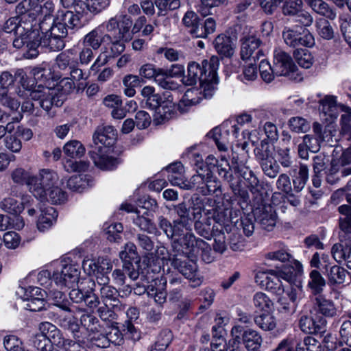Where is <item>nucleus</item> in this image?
Segmentation results:
<instances>
[{"label":"nucleus","instance_id":"nucleus-29","mask_svg":"<svg viewBox=\"0 0 351 351\" xmlns=\"http://www.w3.org/2000/svg\"><path fill=\"white\" fill-rule=\"evenodd\" d=\"M176 115L173 104L167 100L163 101L162 104L155 110L154 123L156 125L163 124Z\"/></svg>","mask_w":351,"mask_h":351},{"label":"nucleus","instance_id":"nucleus-17","mask_svg":"<svg viewBox=\"0 0 351 351\" xmlns=\"http://www.w3.org/2000/svg\"><path fill=\"white\" fill-rule=\"evenodd\" d=\"M241 57L243 60L252 59L254 61L263 56V52L258 49L262 41L254 36H244L241 39Z\"/></svg>","mask_w":351,"mask_h":351},{"label":"nucleus","instance_id":"nucleus-44","mask_svg":"<svg viewBox=\"0 0 351 351\" xmlns=\"http://www.w3.org/2000/svg\"><path fill=\"white\" fill-rule=\"evenodd\" d=\"M110 2V0H85L83 2H79L77 5L80 6L82 13L87 10L95 14L107 8Z\"/></svg>","mask_w":351,"mask_h":351},{"label":"nucleus","instance_id":"nucleus-19","mask_svg":"<svg viewBox=\"0 0 351 351\" xmlns=\"http://www.w3.org/2000/svg\"><path fill=\"white\" fill-rule=\"evenodd\" d=\"M92 147L93 149L88 152V155L96 167L102 170H112L117 167V159L106 155L102 146Z\"/></svg>","mask_w":351,"mask_h":351},{"label":"nucleus","instance_id":"nucleus-55","mask_svg":"<svg viewBox=\"0 0 351 351\" xmlns=\"http://www.w3.org/2000/svg\"><path fill=\"white\" fill-rule=\"evenodd\" d=\"M49 298L51 300L53 305L56 306L65 311H72L70 307V302L67 300L66 295L62 291H51Z\"/></svg>","mask_w":351,"mask_h":351},{"label":"nucleus","instance_id":"nucleus-21","mask_svg":"<svg viewBox=\"0 0 351 351\" xmlns=\"http://www.w3.org/2000/svg\"><path fill=\"white\" fill-rule=\"evenodd\" d=\"M116 136V130L112 126L98 127L93 136L94 147L103 145L106 150V147H110L114 144Z\"/></svg>","mask_w":351,"mask_h":351},{"label":"nucleus","instance_id":"nucleus-10","mask_svg":"<svg viewBox=\"0 0 351 351\" xmlns=\"http://www.w3.org/2000/svg\"><path fill=\"white\" fill-rule=\"evenodd\" d=\"M192 189L196 191L202 195H215L219 197L221 195V182L214 176L213 173L199 172V174H195L191 177Z\"/></svg>","mask_w":351,"mask_h":351},{"label":"nucleus","instance_id":"nucleus-63","mask_svg":"<svg viewBox=\"0 0 351 351\" xmlns=\"http://www.w3.org/2000/svg\"><path fill=\"white\" fill-rule=\"evenodd\" d=\"M173 338L172 332L168 329L162 330L152 351H165L170 344Z\"/></svg>","mask_w":351,"mask_h":351},{"label":"nucleus","instance_id":"nucleus-8","mask_svg":"<svg viewBox=\"0 0 351 351\" xmlns=\"http://www.w3.org/2000/svg\"><path fill=\"white\" fill-rule=\"evenodd\" d=\"M133 24L132 18L127 14L117 15L111 17L103 25L106 28V34L111 38H117L130 41L132 38L131 28Z\"/></svg>","mask_w":351,"mask_h":351},{"label":"nucleus","instance_id":"nucleus-48","mask_svg":"<svg viewBox=\"0 0 351 351\" xmlns=\"http://www.w3.org/2000/svg\"><path fill=\"white\" fill-rule=\"evenodd\" d=\"M234 171L239 173L248 182V188L252 192L259 185V180L248 167L244 165L237 166Z\"/></svg>","mask_w":351,"mask_h":351},{"label":"nucleus","instance_id":"nucleus-59","mask_svg":"<svg viewBox=\"0 0 351 351\" xmlns=\"http://www.w3.org/2000/svg\"><path fill=\"white\" fill-rule=\"evenodd\" d=\"M197 241H202V239L197 238L192 232H187L184 235L182 242L179 241V243L182 246V250L189 252V256H190L191 254H195L197 250Z\"/></svg>","mask_w":351,"mask_h":351},{"label":"nucleus","instance_id":"nucleus-14","mask_svg":"<svg viewBox=\"0 0 351 351\" xmlns=\"http://www.w3.org/2000/svg\"><path fill=\"white\" fill-rule=\"evenodd\" d=\"M80 271L73 265H65L60 271L53 273L52 280L60 287L73 288L75 284L80 282Z\"/></svg>","mask_w":351,"mask_h":351},{"label":"nucleus","instance_id":"nucleus-38","mask_svg":"<svg viewBox=\"0 0 351 351\" xmlns=\"http://www.w3.org/2000/svg\"><path fill=\"white\" fill-rule=\"evenodd\" d=\"M308 5L315 12L329 20L337 17L335 10L323 0H309Z\"/></svg>","mask_w":351,"mask_h":351},{"label":"nucleus","instance_id":"nucleus-32","mask_svg":"<svg viewBox=\"0 0 351 351\" xmlns=\"http://www.w3.org/2000/svg\"><path fill=\"white\" fill-rule=\"evenodd\" d=\"M110 37L106 34H101L98 28H95L88 33L83 38V45L93 50L98 49L102 43L109 40Z\"/></svg>","mask_w":351,"mask_h":351},{"label":"nucleus","instance_id":"nucleus-22","mask_svg":"<svg viewBox=\"0 0 351 351\" xmlns=\"http://www.w3.org/2000/svg\"><path fill=\"white\" fill-rule=\"evenodd\" d=\"M21 200V202H19L12 197L4 198L0 202V208L8 213L19 215L25 207L32 206L34 202V199L29 195H23Z\"/></svg>","mask_w":351,"mask_h":351},{"label":"nucleus","instance_id":"nucleus-15","mask_svg":"<svg viewBox=\"0 0 351 351\" xmlns=\"http://www.w3.org/2000/svg\"><path fill=\"white\" fill-rule=\"evenodd\" d=\"M253 217L263 229L268 231L276 226L278 219L276 209L271 204H263L254 208Z\"/></svg>","mask_w":351,"mask_h":351},{"label":"nucleus","instance_id":"nucleus-54","mask_svg":"<svg viewBox=\"0 0 351 351\" xmlns=\"http://www.w3.org/2000/svg\"><path fill=\"white\" fill-rule=\"evenodd\" d=\"M308 179V169L306 165L301 164L297 176L293 179V189L295 192L301 191Z\"/></svg>","mask_w":351,"mask_h":351},{"label":"nucleus","instance_id":"nucleus-6","mask_svg":"<svg viewBox=\"0 0 351 351\" xmlns=\"http://www.w3.org/2000/svg\"><path fill=\"white\" fill-rule=\"evenodd\" d=\"M3 30L6 33H13L15 36L12 42L14 47L22 49L23 52L26 45L35 36V29H32V25L22 23L18 17L8 19L3 24Z\"/></svg>","mask_w":351,"mask_h":351},{"label":"nucleus","instance_id":"nucleus-34","mask_svg":"<svg viewBox=\"0 0 351 351\" xmlns=\"http://www.w3.org/2000/svg\"><path fill=\"white\" fill-rule=\"evenodd\" d=\"M346 201L350 205L343 204L338 208L339 212L344 215V217L339 219L340 229L345 233H351V194H345Z\"/></svg>","mask_w":351,"mask_h":351},{"label":"nucleus","instance_id":"nucleus-47","mask_svg":"<svg viewBox=\"0 0 351 351\" xmlns=\"http://www.w3.org/2000/svg\"><path fill=\"white\" fill-rule=\"evenodd\" d=\"M315 27L318 35L325 40H331L335 36V30L331 23L326 19L319 18L315 21Z\"/></svg>","mask_w":351,"mask_h":351},{"label":"nucleus","instance_id":"nucleus-58","mask_svg":"<svg viewBox=\"0 0 351 351\" xmlns=\"http://www.w3.org/2000/svg\"><path fill=\"white\" fill-rule=\"evenodd\" d=\"M48 197L45 200L50 202L53 204H64L67 200V194L58 184L56 186L47 190Z\"/></svg>","mask_w":351,"mask_h":351},{"label":"nucleus","instance_id":"nucleus-60","mask_svg":"<svg viewBox=\"0 0 351 351\" xmlns=\"http://www.w3.org/2000/svg\"><path fill=\"white\" fill-rule=\"evenodd\" d=\"M253 304L257 309L267 312L272 309L274 304L269 298L263 292H258L254 295Z\"/></svg>","mask_w":351,"mask_h":351},{"label":"nucleus","instance_id":"nucleus-33","mask_svg":"<svg viewBox=\"0 0 351 351\" xmlns=\"http://www.w3.org/2000/svg\"><path fill=\"white\" fill-rule=\"evenodd\" d=\"M204 209L200 211V216L195 218L193 221L194 229L195 232L201 237L206 239H210L213 234V229L211 228V220L210 217H206L202 219V212Z\"/></svg>","mask_w":351,"mask_h":351},{"label":"nucleus","instance_id":"nucleus-62","mask_svg":"<svg viewBox=\"0 0 351 351\" xmlns=\"http://www.w3.org/2000/svg\"><path fill=\"white\" fill-rule=\"evenodd\" d=\"M197 248L195 253L199 254L201 259L206 263H210L214 261L215 257L212 252L210 245L204 241H197Z\"/></svg>","mask_w":351,"mask_h":351},{"label":"nucleus","instance_id":"nucleus-50","mask_svg":"<svg viewBox=\"0 0 351 351\" xmlns=\"http://www.w3.org/2000/svg\"><path fill=\"white\" fill-rule=\"evenodd\" d=\"M60 325L62 328L69 330L73 336V341H75L80 346L81 338L80 332V324L75 317H64L60 320Z\"/></svg>","mask_w":351,"mask_h":351},{"label":"nucleus","instance_id":"nucleus-57","mask_svg":"<svg viewBox=\"0 0 351 351\" xmlns=\"http://www.w3.org/2000/svg\"><path fill=\"white\" fill-rule=\"evenodd\" d=\"M302 0H288L282 7V12L285 16H295L303 8Z\"/></svg>","mask_w":351,"mask_h":351},{"label":"nucleus","instance_id":"nucleus-40","mask_svg":"<svg viewBox=\"0 0 351 351\" xmlns=\"http://www.w3.org/2000/svg\"><path fill=\"white\" fill-rule=\"evenodd\" d=\"M255 158L261 164L274 158V147L267 140L263 139L254 149Z\"/></svg>","mask_w":351,"mask_h":351},{"label":"nucleus","instance_id":"nucleus-4","mask_svg":"<svg viewBox=\"0 0 351 351\" xmlns=\"http://www.w3.org/2000/svg\"><path fill=\"white\" fill-rule=\"evenodd\" d=\"M40 36L38 31L35 29V36L26 45V49L23 56L26 59L36 58L39 54L38 48H44L49 51H59L65 47L64 38L58 36L51 35L49 32H41Z\"/></svg>","mask_w":351,"mask_h":351},{"label":"nucleus","instance_id":"nucleus-64","mask_svg":"<svg viewBox=\"0 0 351 351\" xmlns=\"http://www.w3.org/2000/svg\"><path fill=\"white\" fill-rule=\"evenodd\" d=\"M214 243L213 250L216 253L223 254L227 249L226 237L222 230L213 229Z\"/></svg>","mask_w":351,"mask_h":351},{"label":"nucleus","instance_id":"nucleus-7","mask_svg":"<svg viewBox=\"0 0 351 351\" xmlns=\"http://www.w3.org/2000/svg\"><path fill=\"white\" fill-rule=\"evenodd\" d=\"M59 177L53 170L43 169L30 180V192L41 202L47 199V191L58 184Z\"/></svg>","mask_w":351,"mask_h":351},{"label":"nucleus","instance_id":"nucleus-41","mask_svg":"<svg viewBox=\"0 0 351 351\" xmlns=\"http://www.w3.org/2000/svg\"><path fill=\"white\" fill-rule=\"evenodd\" d=\"M326 284V280L319 271L313 269L310 272L308 287L310 288L312 294L315 295H321Z\"/></svg>","mask_w":351,"mask_h":351},{"label":"nucleus","instance_id":"nucleus-18","mask_svg":"<svg viewBox=\"0 0 351 351\" xmlns=\"http://www.w3.org/2000/svg\"><path fill=\"white\" fill-rule=\"evenodd\" d=\"M300 330L306 334H317L324 332L326 327V320L320 315L315 317L303 315L299 319Z\"/></svg>","mask_w":351,"mask_h":351},{"label":"nucleus","instance_id":"nucleus-1","mask_svg":"<svg viewBox=\"0 0 351 351\" xmlns=\"http://www.w3.org/2000/svg\"><path fill=\"white\" fill-rule=\"evenodd\" d=\"M38 330L32 342L38 351H86L75 341L65 338L61 330L51 322H40Z\"/></svg>","mask_w":351,"mask_h":351},{"label":"nucleus","instance_id":"nucleus-25","mask_svg":"<svg viewBox=\"0 0 351 351\" xmlns=\"http://www.w3.org/2000/svg\"><path fill=\"white\" fill-rule=\"evenodd\" d=\"M314 134H306L303 136L302 143L306 146L310 152H317L319 150L321 143L325 141V132L322 131V126L317 122L313 124Z\"/></svg>","mask_w":351,"mask_h":351},{"label":"nucleus","instance_id":"nucleus-45","mask_svg":"<svg viewBox=\"0 0 351 351\" xmlns=\"http://www.w3.org/2000/svg\"><path fill=\"white\" fill-rule=\"evenodd\" d=\"M0 104L11 112H18L21 102L9 95V88L0 85Z\"/></svg>","mask_w":351,"mask_h":351},{"label":"nucleus","instance_id":"nucleus-52","mask_svg":"<svg viewBox=\"0 0 351 351\" xmlns=\"http://www.w3.org/2000/svg\"><path fill=\"white\" fill-rule=\"evenodd\" d=\"M345 237V235H340V242L334 244L331 248V254L333 258L339 263H342L343 258H345L346 247H349V246L351 245L350 239H346L343 243V237Z\"/></svg>","mask_w":351,"mask_h":351},{"label":"nucleus","instance_id":"nucleus-42","mask_svg":"<svg viewBox=\"0 0 351 351\" xmlns=\"http://www.w3.org/2000/svg\"><path fill=\"white\" fill-rule=\"evenodd\" d=\"M319 110L326 116H328L331 119H336L338 116L339 110L335 97L333 96H326L319 101Z\"/></svg>","mask_w":351,"mask_h":351},{"label":"nucleus","instance_id":"nucleus-12","mask_svg":"<svg viewBox=\"0 0 351 351\" xmlns=\"http://www.w3.org/2000/svg\"><path fill=\"white\" fill-rule=\"evenodd\" d=\"M55 65L60 71L69 74L77 82L86 79L80 69L78 59L73 49L66 50L59 53L55 59Z\"/></svg>","mask_w":351,"mask_h":351},{"label":"nucleus","instance_id":"nucleus-28","mask_svg":"<svg viewBox=\"0 0 351 351\" xmlns=\"http://www.w3.org/2000/svg\"><path fill=\"white\" fill-rule=\"evenodd\" d=\"M314 310L325 317H334L337 315V308L332 300L319 295L315 297Z\"/></svg>","mask_w":351,"mask_h":351},{"label":"nucleus","instance_id":"nucleus-24","mask_svg":"<svg viewBox=\"0 0 351 351\" xmlns=\"http://www.w3.org/2000/svg\"><path fill=\"white\" fill-rule=\"evenodd\" d=\"M202 208H191L184 202L173 205V210L177 215L176 220L182 221L192 226L195 218L200 216Z\"/></svg>","mask_w":351,"mask_h":351},{"label":"nucleus","instance_id":"nucleus-61","mask_svg":"<svg viewBox=\"0 0 351 351\" xmlns=\"http://www.w3.org/2000/svg\"><path fill=\"white\" fill-rule=\"evenodd\" d=\"M288 125L290 130L296 133H305L311 128L310 123L306 119L301 117L290 118L288 121Z\"/></svg>","mask_w":351,"mask_h":351},{"label":"nucleus","instance_id":"nucleus-30","mask_svg":"<svg viewBox=\"0 0 351 351\" xmlns=\"http://www.w3.org/2000/svg\"><path fill=\"white\" fill-rule=\"evenodd\" d=\"M84 285H87L86 287L83 288L84 291V300L83 302L86 306L90 310H93L98 308L100 304L99 298L95 293L96 290L95 281L91 278H84Z\"/></svg>","mask_w":351,"mask_h":351},{"label":"nucleus","instance_id":"nucleus-23","mask_svg":"<svg viewBox=\"0 0 351 351\" xmlns=\"http://www.w3.org/2000/svg\"><path fill=\"white\" fill-rule=\"evenodd\" d=\"M74 81L75 80L70 76V77H64L53 88L48 86V88L53 91L51 100L55 102L58 100L60 103L59 105H55L56 106L59 107L63 104L66 96L71 93L75 87Z\"/></svg>","mask_w":351,"mask_h":351},{"label":"nucleus","instance_id":"nucleus-5","mask_svg":"<svg viewBox=\"0 0 351 351\" xmlns=\"http://www.w3.org/2000/svg\"><path fill=\"white\" fill-rule=\"evenodd\" d=\"M231 339L228 341L231 351H234L243 343L247 351H260L263 339L258 332L252 328L245 329L235 325L231 330Z\"/></svg>","mask_w":351,"mask_h":351},{"label":"nucleus","instance_id":"nucleus-36","mask_svg":"<svg viewBox=\"0 0 351 351\" xmlns=\"http://www.w3.org/2000/svg\"><path fill=\"white\" fill-rule=\"evenodd\" d=\"M99 293L103 303L110 305L112 308L119 307L120 305L119 293L115 287L111 285L101 287Z\"/></svg>","mask_w":351,"mask_h":351},{"label":"nucleus","instance_id":"nucleus-13","mask_svg":"<svg viewBox=\"0 0 351 351\" xmlns=\"http://www.w3.org/2000/svg\"><path fill=\"white\" fill-rule=\"evenodd\" d=\"M282 36L286 45L293 48L311 47L315 44L314 36L306 29H304L302 32H298L293 28L285 27Z\"/></svg>","mask_w":351,"mask_h":351},{"label":"nucleus","instance_id":"nucleus-9","mask_svg":"<svg viewBox=\"0 0 351 351\" xmlns=\"http://www.w3.org/2000/svg\"><path fill=\"white\" fill-rule=\"evenodd\" d=\"M182 23L189 33L194 38H206L215 31V21L210 17L203 23L198 15L193 11H187L182 19Z\"/></svg>","mask_w":351,"mask_h":351},{"label":"nucleus","instance_id":"nucleus-49","mask_svg":"<svg viewBox=\"0 0 351 351\" xmlns=\"http://www.w3.org/2000/svg\"><path fill=\"white\" fill-rule=\"evenodd\" d=\"M257 326L265 331H270L276 327L275 317L269 313H263L254 317Z\"/></svg>","mask_w":351,"mask_h":351},{"label":"nucleus","instance_id":"nucleus-2","mask_svg":"<svg viewBox=\"0 0 351 351\" xmlns=\"http://www.w3.org/2000/svg\"><path fill=\"white\" fill-rule=\"evenodd\" d=\"M53 91L48 88L47 86L42 84L35 86L29 90V97L21 104V112H19L15 117L12 118L11 122H19L23 119L22 113L40 117L42 110L49 112L53 105H59L58 101H53Z\"/></svg>","mask_w":351,"mask_h":351},{"label":"nucleus","instance_id":"nucleus-43","mask_svg":"<svg viewBox=\"0 0 351 351\" xmlns=\"http://www.w3.org/2000/svg\"><path fill=\"white\" fill-rule=\"evenodd\" d=\"M325 270L329 282L332 284H342L345 282L347 271L339 265L325 266Z\"/></svg>","mask_w":351,"mask_h":351},{"label":"nucleus","instance_id":"nucleus-37","mask_svg":"<svg viewBox=\"0 0 351 351\" xmlns=\"http://www.w3.org/2000/svg\"><path fill=\"white\" fill-rule=\"evenodd\" d=\"M41 214L37 221V228L40 232H44L49 229L56 221L58 214L53 207H47L45 209H41Z\"/></svg>","mask_w":351,"mask_h":351},{"label":"nucleus","instance_id":"nucleus-53","mask_svg":"<svg viewBox=\"0 0 351 351\" xmlns=\"http://www.w3.org/2000/svg\"><path fill=\"white\" fill-rule=\"evenodd\" d=\"M64 154L72 158H80L85 153V148L78 141L73 140L66 143L63 148Z\"/></svg>","mask_w":351,"mask_h":351},{"label":"nucleus","instance_id":"nucleus-51","mask_svg":"<svg viewBox=\"0 0 351 351\" xmlns=\"http://www.w3.org/2000/svg\"><path fill=\"white\" fill-rule=\"evenodd\" d=\"M205 215L213 219L220 226H228L230 222V217L226 213V210L219 206H215L212 209L204 210Z\"/></svg>","mask_w":351,"mask_h":351},{"label":"nucleus","instance_id":"nucleus-26","mask_svg":"<svg viewBox=\"0 0 351 351\" xmlns=\"http://www.w3.org/2000/svg\"><path fill=\"white\" fill-rule=\"evenodd\" d=\"M82 12L80 9H76V11H64L59 10L56 13V18L62 23L68 29H75L80 28L82 25L81 18Z\"/></svg>","mask_w":351,"mask_h":351},{"label":"nucleus","instance_id":"nucleus-16","mask_svg":"<svg viewBox=\"0 0 351 351\" xmlns=\"http://www.w3.org/2000/svg\"><path fill=\"white\" fill-rule=\"evenodd\" d=\"M217 173L224 180L229 183V186L235 195L245 198L247 193L245 190L241 189V180H236L232 173V167L228 160H223L221 162H217L216 166Z\"/></svg>","mask_w":351,"mask_h":351},{"label":"nucleus","instance_id":"nucleus-31","mask_svg":"<svg viewBox=\"0 0 351 351\" xmlns=\"http://www.w3.org/2000/svg\"><path fill=\"white\" fill-rule=\"evenodd\" d=\"M39 28L41 32H49L51 35L58 36L65 38L68 35V29L58 19L54 17L53 20L40 21L39 23Z\"/></svg>","mask_w":351,"mask_h":351},{"label":"nucleus","instance_id":"nucleus-46","mask_svg":"<svg viewBox=\"0 0 351 351\" xmlns=\"http://www.w3.org/2000/svg\"><path fill=\"white\" fill-rule=\"evenodd\" d=\"M194 93L197 95V90H188L178 104V110L181 113L187 112L191 106H195L200 102L201 97H193Z\"/></svg>","mask_w":351,"mask_h":351},{"label":"nucleus","instance_id":"nucleus-56","mask_svg":"<svg viewBox=\"0 0 351 351\" xmlns=\"http://www.w3.org/2000/svg\"><path fill=\"white\" fill-rule=\"evenodd\" d=\"M32 178H34V176H32L29 171L22 167H17L11 173V178L14 183L21 185L26 184L29 191V182Z\"/></svg>","mask_w":351,"mask_h":351},{"label":"nucleus","instance_id":"nucleus-27","mask_svg":"<svg viewBox=\"0 0 351 351\" xmlns=\"http://www.w3.org/2000/svg\"><path fill=\"white\" fill-rule=\"evenodd\" d=\"M213 45L217 52L222 56L230 58L234 53L235 43L234 40L225 34L218 35L215 38Z\"/></svg>","mask_w":351,"mask_h":351},{"label":"nucleus","instance_id":"nucleus-39","mask_svg":"<svg viewBox=\"0 0 351 351\" xmlns=\"http://www.w3.org/2000/svg\"><path fill=\"white\" fill-rule=\"evenodd\" d=\"M133 222L141 230L146 232L148 234H160L156 224L149 217L147 211L144 212L142 215L138 213L136 217L133 219Z\"/></svg>","mask_w":351,"mask_h":351},{"label":"nucleus","instance_id":"nucleus-11","mask_svg":"<svg viewBox=\"0 0 351 351\" xmlns=\"http://www.w3.org/2000/svg\"><path fill=\"white\" fill-rule=\"evenodd\" d=\"M273 71L277 75L287 76L295 81H301L302 75L298 72V68L290 55L281 49L274 52Z\"/></svg>","mask_w":351,"mask_h":351},{"label":"nucleus","instance_id":"nucleus-20","mask_svg":"<svg viewBox=\"0 0 351 351\" xmlns=\"http://www.w3.org/2000/svg\"><path fill=\"white\" fill-rule=\"evenodd\" d=\"M207 72L208 71L202 62L201 64L195 62H191L188 66L187 75L183 78V82L187 86H193L197 81L199 82V84L210 82Z\"/></svg>","mask_w":351,"mask_h":351},{"label":"nucleus","instance_id":"nucleus-3","mask_svg":"<svg viewBox=\"0 0 351 351\" xmlns=\"http://www.w3.org/2000/svg\"><path fill=\"white\" fill-rule=\"evenodd\" d=\"M171 247L172 252L169 258L171 266L190 280L192 287H199L202 280L199 276L196 263L190 259L189 252L182 250V246L179 242L174 241Z\"/></svg>","mask_w":351,"mask_h":351},{"label":"nucleus","instance_id":"nucleus-35","mask_svg":"<svg viewBox=\"0 0 351 351\" xmlns=\"http://www.w3.org/2000/svg\"><path fill=\"white\" fill-rule=\"evenodd\" d=\"M55 11V4L51 0H47L45 3H41L35 1V5L32 8V14L33 15V21L39 15L43 16L42 21H50L53 13Z\"/></svg>","mask_w":351,"mask_h":351}]
</instances>
